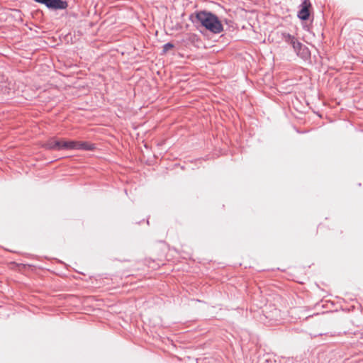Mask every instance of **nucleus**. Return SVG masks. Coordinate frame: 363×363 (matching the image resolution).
Listing matches in <instances>:
<instances>
[{
    "label": "nucleus",
    "instance_id": "nucleus-1",
    "mask_svg": "<svg viewBox=\"0 0 363 363\" xmlns=\"http://www.w3.org/2000/svg\"><path fill=\"white\" fill-rule=\"evenodd\" d=\"M190 21L196 26H201L213 34L223 31L221 21L213 13L206 10L198 11L191 14Z\"/></svg>",
    "mask_w": 363,
    "mask_h": 363
},
{
    "label": "nucleus",
    "instance_id": "nucleus-2",
    "mask_svg": "<svg viewBox=\"0 0 363 363\" xmlns=\"http://www.w3.org/2000/svg\"><path fill=\"white\" fill-rule=\"evenodd\" d=\"M35 2L45 5L50 10H63L68 6V3L65 0H34Z\"/></svg>",
    "mask_w": 363,
    "mask_h": 363
},
{
    "label": "nucleus",
    "instance_id": "nucleus-3",
    "mask_svg": "<svg viewBox=\"0 0 363 363\" xmlns=\"http://www.w3.org/2000/svg\"><path fill=\"white\" fill-rule=\"evenodd\" d=\"M312 4L310 0H303L299 6V11H298L297 16L301 21H307L310 17V9Z\"/></svg>",
    "mask_w": 363,
    "mask_h": 363
},
{
    "label": "nucleus",
    "instance_id": "nucleus-4",
    "mask_svg": "<svg viewBox=\"0 0 363 363\" xmlns=\"http://www.w3.org/2000/svg\"><path fill=\"white\" fill-rule=\"evenodd\" d=\"M294 51L298 57L304 61H308L311 59V51L306 45L301 43L298 45Z\"/></svg>",
    "mask_w": 363,
    "mask_h": 363
},
{
    "label": "nucleus",
    "instance_id": "nucleus-5",
    "mask_svg": "<svg viewBox=\"0 0 363 363\" xmlns=\"http://www.w3.org/2000/svg\"><path fill=\"white\" fill-rule=\"evenodd\" d=\"M44 147L49 150H61V139L55 137L50 138L45 144Z\"/></svg>",
    "mask_w": 363,
    "mask_h": 363
},
{
    "label": "nucleus",
    "instance_id": "nucleus-6",
    "mask_svg": "<svg viewBox=\"0 0 363 363\" xmlns=\"http://www.w3.org/2000/svg\"><path fill=\"white\" fill-rule=\"evenodd\" d=\"M281 36L282 40L287 44L291 45L293 50H294L301 43L298 40V39L293 35H291L289 33L286 32H281Z\"/></svg>",
    "mask_w": 363,
    "mask_h": 363
},
{
    "label": "nucleus",
    "instance_id": "nucleus-7",
    "mask_svg": "<svg viewBox=\"0 0 363 363\" xmlns=\"http://www.w3.org/2000/svg\"><path fill=\"white\" fill-rule=\"evenodd\" d=\"M96 146L94 143L89 142L76 141V148L77 150H94Z\"/></svg>",
    "mask_w": 363,
    "mask_h": 363
},
{
    "label": "nucleus",
    "instance_id": "nucleus-8",
    "mask_svg": "<svg viewBox=\"0 0 363 363\" xmlns=\"http://www.w3.org/2000/svg\"><path fill=\"white\" fill-rule=\"evenodd\" d=\"M76 141L75 140H61V150H75Z\"/></svg>",
    "mask_w": 363,
    "mask_h": 363
},
{
    "label": "nucleus",
    "instance_id": "nucleus-9",
    "mask_svg": "<svg viewBox=\"0 0 363 363\" xmlns=\"http://www.w3.org/2000/svg\"><path fill=\"white\" fill-rule=\"evenodd\" d=\"M163 49H162V52H167L169 50L174 48V45L170 42L169 43H165L164 45H163Z\"/></svg>",
    "mask_w": 363,
    "mask_h": 363
},
{
    "label": "nucleus",
    "instance_id": "nucleus-10",
    "mask_svg": "<svg viewBox=\"0 0 363 363\" xmlns=\"http://www.w3.org/2000/svg\"><path fill=\"white\" fill-rule=\"evenodd\" d=\"M274 361L270 359H264L263 358V362L262 363H274Z\"/></svg>",
    "mask_w": 363,
    "mask_h": 363
}]
</instances>
